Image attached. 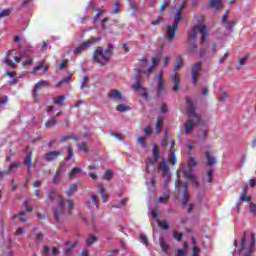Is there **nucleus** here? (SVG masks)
<instances>
[{"instance_id":"1","label":"nucleus","mask_w":256,"mask_h":256,"mask_svg":"<svg viewBox=\"0 0 256 256\" xmlns=\"http://www.w3.org/2000/svg\"><path fill=\"white\" fill-rule=\"evenodd\" d=\"M181 177H187L188 181L194 183V187H199V182L195 174L189 172L187 173V168L185 164H181L177 170V181L175 183V195L179 198L182 197V205H187L189 203V192H187V183L181 181Z\"/></svg>"},{"instance_id":"2","label":"nucleus","mask_w":256,"mask_h":256,"mask_svg":"<svg viewBox=\"0 0 256 256\" xmlns=\"http://www.w3.org/2000/svg\"><path fill=\"white\" fill-rule=\"evenodd\" d=\"M256 238L255 234L244 232L242 239L240 240V248L238 250L239 256H251L255 247Z\"/></svg>"},{"instance_id":"3","label":"nucleus","mask_w":256,"mask_h":256,"mask_svg":"<svg viewBox=\"0 0 256 256\" xmlns=\"http://www.w3.org/2000/svg\"><path fill=\"white\" fill-rule=\"evenodd\" d=\"M185 5H187V0H185L179 7V9L176 11V14L174 15V23L171 25L166 26L165 35L166 38L169 41H173L175 39V34L177 31H179V21H181V11L185 8Z\"/></svg>"},{"instance_id":"4","label":"nucleus","mask_w":256,"mask_h":256,"mask_svg":"<svg viewBox=\"0 0 256 256\" xmlns=\"http://www.w3.org/2000/svg\"><path fill=\"white\" fill-rule=\"evenodd\" d=\"M187 103L190 118L184 124V133L186 135H189V133H192L193 129H195V125L199 123V116L195 114V106H193V102H191V99H187Z\"/></svg>"},{"instance_id":"5","label":"nucleus","mask_w":256,"mask_h":256,"mask_svg":"<svg viewBox=\"0 0 256 256\" xmlns=\"http://www.w3.org/2000/svg\"><path fill=\"white\" fill-rule=\"evenodd\" d=\"M199 35H202V41H206L207 39V27L204 24L196 25L191 33L188 35V41H190V51H193V49H197V45L193 43L195 39L199 37Z\"/></svg>"},{"instance_id":"6","label":"nucleus","mask_w":256,"mask_h":256,"mask_svg":"<svg viewBox=\"0 0 256 256\" xmlns=\"http://www.w3.org/2000/svg\"><path fill=\"white\" fill-rule=\"evenodd\" d=\"M111 59V50H103L102 47L96 48L93 54V61L99 65H107Z\"/></svg>"},{"instance_id":"7","label":"nucleus","mask_w":256,"mask_h":256,"mask_svg":"<svg viewBox=\"0 0 256 256\" xmlns=\"http://www.w3.org/2000/svg\"><path fill=\"white\" fill-rule=\"evenodd\" d=\"M147 59L143 58L140 60V69L138 70L139 73H144L147 77L151 75V71H153V68L157 66V63H159V58H152V64L150 67L147 68L145 71V67H147Z\"/></svg>"},{"instance_id":"8","label":"nucleus","mask_w":256,"mask_h":256,"mask_svg":"<svg viewBox=\"0 0 256 256\" xmlns=\"http://www.w3.org/2000/svg\"><path fill=\"white\" fill-rule=\"evenodd\" d=\"M158 173H160V175L165 177L166 183L171 179V172H170L169 164H167L166 158H163L162 162L159 164Z\"/></svg>"},{"instance_id":"9","label":"nucleus","mask_w":256,"mask_h":256,"mask_svg":"<svg viewBox=\"0 0 256 256\" xmlns=\"http://www.w3.org/2000/svg\"><path fill=\"white\" fill-rule=\"evenodd\" d=\"M153 155H154V158H150L146 162V171H147V173H149V169L151 167H153V165L156 164L157 160L161 159V150H159V146H157L156 144H154V146H153Z\"/></svg>"},{"instance_id":"10","label":"nucleus","mask_w":256,"mask_h":256,"mask_svg":"<svg viewBox=\"0 0 256 256\" xmlns=\"http://www.w3.org/2000/svg\"><path fill=\"white\" fill-rule=\"evenodd\" d=\"M203 64L201 62H196L191 68V77L193 85H197L199 77H201V67Z\"/></svg>"},{"instance_id":"11","label":"nucleus","mask_w":256,"mask_h":256,"mask_svg":"<svg viewBox=\"0 0 256 256\" xmlns=\"http://www.w3.org/2000/svg\"><path fill=\"white\" fill-rule=\"evenodd\" d=\"M165 91V81L163 80V71H160L157 79V96L161 97Z\"/></svg>"},{"instance_id":"12","label":"nucleus","mask_w":256,"mask_h":256,"mask_svg":"<svg viewBox=\"0 0 256 256\" xmlns=\"http://www.w3.org/2000/svg\"><path fill=\"white\" fill-rule=\"evenodd\" d=\"M132 88L136 93L140 94L141 97H144V99H147L148 94H147V88L141 86L139 83V78H137V81L134 85H132Z\"/></svg>"},{"instance_id":"13","label":"nucleus","mask_w":256,"mask_h":256,"mask_svg":"<svg viewBox=\"0 0 256 256\" xmlns=\"http://www.w3.org/2000/svg\"><path fill=\"white\" fill-rule=\"evenodd\" d=\"M63 155V151L57 150V151H50L45 154V161L51 162L55 161L57 158L61 157Z\"/></svg>"},{"instance_id":"14","label":"nucleus","mask_w":256,"mask_h":256,"mask_svg":"<svg viewBox=\"0 0 256 256\" xmlns=\"http://www.w3.org/2000/svg\"><path fill=\"white\" fill-rule=\"evenodd\" d=\"M98 41H101V38L92 37V38L84 41L82 43V47H84L85 51H87V49H91V47H93V45H96V43Z\"/></svg>"},{"instance_id":"15","label":"nucleus","mask_w":256,"mask_h":256,"mask_svg":"<svg viewBox=\"0 0 256 256\" xmlns=\"http://www.w3.org/2000/svg\"><path fill=\"white\" fill-rule=\"evenodd\" d=\"M109 99H114V101H123V95H121V92H119L118 90H112L110 91V93L108 94Z\"/></svg>"},{"instance_id":"16","label":"nucleus","mask_w":256,"mask_h":256,"mask_svg":"<svg viewBox=\"0 0 256 256\" xmlns=\"http://www.w3.org/2000/svg\"><path fill=\"white\" fill-rule=\"evenodd\" d=\"M41 87H49V82L45 80H40L39 82H37L34 86V97H37V93L41 89Z\"/></svg>"},{"instance_id":"17","label":"nucleus","mask_w":256,"mask_h":256,"mask_svg":"<svg viewBox=\"0 0 256 256\" xmlns=\"http://www.w3.org/2000/svg\"><path fill=\"white\" fill-rule=\"evenodd\" d=\"M209 5L213 9H216V11H219V9H223V3L221 0H209Z\"/></svg>"},{"instance_id":"18","label":"nucleus","mask_w":256,"mask_h":256,"mask_svg":"<svg viewBox=\"0 0 256 256\" xmlns=\"http://www.w3.org/2000/svg\"><path fill=\"white\" fill-rule=\"evenodd\" d=\"M228 11L225 12V14L222 16V23L223 25H225V27L227 29H231V27H233V25H235V22H228L227 18H228Z\"/></svg>"},{"instance_id":"19","label":"nucleus","mask_w":256,"mask_h":256,"mask_svg":"<svg viewBox=\"0 0 256 256\" xmlns=\"http://www.w3.org/2000/svg\"><path fill=\"white\" fill-rule=\"evenodd\" d=\"M168 161L171 165H177V157H175V149H170V153L168 155Z\"/></svg>"},{"instance_id":"20","label":"nucleus","mask_w":256,"mask_h":256,"mask_svg":"<svg viewBox=\"0 0 256 256\" xmlns=\"http://www.w3.org/2000/svg\"><path fill=\"white\" fill-rule=\"evenodd\" d=\"M76 245H77V242H68L66 244V247L64 248V253L66 255H69V253H71V251H73V249H75Z\"/></svg>"},{"instance_id":"21","label":"nucleus","mask_w":256,"mask_h":256,"mask_svg":"<svg viewBox=\"0 0 256 256\" xmlns=\"http://www.w3.org/2000/svg\"><path fill=\"white\" fill-rule=\"evenodd\" d=\"M160 241V247L163 251V253H168L169 252V244H167V242H165V238L161 237L159 239Z\"/></svg>"},{"instance_id":"22","label":"nucleus","mask_w":256,"mask_h":256,"mask_svg":"<svg viewBox=\"0 0 256 256\" xmlns=\"http://www.w3.org/2000/svg\"><path fill=\"white\" fill-rule=\"evenodd\" d=\"M98 189L103 203H107V194H105V187H103V184H99Z\"/></svg>"},{"instance_id":"23","label":"nucleus","mask_w":256,"mask_h":256,"mask_svg":"<svg viewBox=\"0 0 256 256\" xmlns=\"http://www.w3.org/2000/svg\"><path fill=\"white\" fill-rule=\"evenodd\" d=\"M172 82L174 83V91H179V75H177V73H175L172 77H171Z\"/></svg>"},{"instance_id":"24","label":"nucleus","mask_w":256,"mask_h":256,"mask_svg":"<svg viewBox=\"0 0 256 256\" xmlns=\"http://www.w3.org/2000/svg\"><path fill=\"white\" fill-rule=\"evenodd\" d=\"M65 99H67V97L65 95L57 96L54 98V103H55V105L62 107L63 103L65 102Z\"/></svg>"},{"instance_id":"25","label":"nucleus","mask_w":256,"mask_h":256,"mask_svg":"<svg viewBox=\"0 0 256 256\" xmlns=\"http://www.w3.org/2000/svg\"><path fill=\"white\" fill-rule=\"evenodd\" d=\"M65 167V164H62L59 169L56 171L54 178H53V183H59V179L61 177V171H63V168Z\"/></svg>"},{"instance_id":"26","label":"nucleus","mask_w":256,"mask_h":256,"mask_svg":"<svg viewBox=\"0 0 256 256\" xmlns=\"http://www.w3.org/2000/svg\"><path fill=\"white\" fill-rule=\"evenodd\" d=\"M20 165H21V163H19V162L12 163V164L9 166L8 170L5 171V174H6V175H11V173H13V171H15V169H17L18 167H20Z\"/></svg>"},{"instance_id":"27","label":"nucleus","mask_w":256,"mask_h":256,"mask_svg":"<svg viewBox=\"0 0 256 256\" xmlns=\"http://www.w3.org/2000/svg\"><path fill=\"white\" fill-rule=\"evenodd\" d=\"M181 67H183V57L177 56L174 69H175V71H179V69H181Z\"/></svg>"},{"instance_id":"28","label":"nucleus","mask_w":256,"mask_h":256,"mask_svg":"<svg viewBox=\"0 0 256 256\" xmlns=\"http://www.w3.org/2000/svg\"><path fill=\"white\" fill-rule=\"evenodd\" d=\"M206 159L208 161L207 165L211 166L217 163V160L211 155V152H206Z\"/></svg>"},{"instance_id":"29","label":"nucleus","mask_w":256,"mask_h":256,"mask_svg":"<svg viewBox=\"0 0 256 256\" xmlns=\"http://www.w3.org/2000/svg\"><path fill=\"white\" fill-rule=\"evenodd\" d=\"M155 129H156V133H161V129H163V117H159L157 119Z\"/></svg>"},{"instance_id":"30","label":"nucleus","mask_w":256,"mask_h":256,"mask_svg":"<svg viewBox=\"0 0 256 256\" xmlns=\"http://www.w3.org/2000/svg\"><path fill=\"white\" fill-rule=\"evenodd\" d=\"M131 107L125 104H120L116 107V111H119L120 113H125V111H130Z\"/></svg>"},{"instance_id":"31","label":"nucleus","mask_w":256,"mask_h":256,"mask_svg":"<svg viewBox=\"0 0 256 256\" xmlns=\"http://www.w3.org/2000/svg\"><path fill=\"white\" fill-rule=\"evenodd\" d=\"M169 201V190H166L164 196L158 198V203H167Z\"/></svg>"},{"instance_id":"32","label":"nucleus","mask_w":256,"mask_h":256,"mask_svg":"<svg viewBox=\"0 0 256 256\" xmlns=\"http://www.w3.org/2000/svg\"><path fill=\"white\" fill-rule=\"evenodd\" d=\"M24 165L26 167H28V172L31 171V167L33 165V158H31V155L27 156L25 161H24Z\"/></svg>"},{"instance_id":"33","label":"nucleus","mask_w":256,"mask_h":256,"mask_svg":"<svg viewBox=\"0 0 256 256\" xmlns=\"http://www.w3.org/2000/svg\"><path fill=\"white\" fill-rule=\"evenodd\" d=\"M79 173H81V168L79 167H75L71 170V172L69 173V177L71 179H74V177H77V175H79Z\"/></svg>"},{"instance_id":"34","label":"nucleus","mask_w":256,"mask_h":256,"mask_svg":"<svg viewBox=\"0 0 256 256\" xmlns=\"http://www.w3.org/2000/svg\"><path fill=\"white\" fill-rule=\"evenodd\" d=\"M203 180L206 183H211V181H213V170H209L206 174V176H204Z\"/></svg>"},{"instance_id":"35","label":"nucleus","mask_w":256,"mask_h":256,"mask_svg":"<svg viewBox=\"0 0 256 256\" xmlns=\"http://www.w3.org/2000/svg\"><path fill=\"white\" fill-rule=\"evenodd\" d=\"M11 15V9H3L0 11V19H3V17H9Z\"/></svg>"},{"instance_id":"36","label":"nucleus","mask_w":256,"mask_h":256,"mask_svg":"<svg viewBox=\"0 0 256 256\" xmlns=\"http://www.w3.org/2000/svg\"><path fill=\"white\" fill-rule=\"evenodd\" d=\"M55 125H57V119L55 118H52L45 123V127H48L49 129L55 127Z\"/></svg>"},{"instance_id":"37","label":"nucleus","mask_w":256,"mask_h":256,"mask_svg":"<svg viewBox=\"0 0 256 256\" xmlns=\"http://www.w3.org/2000/svg\"><path fill=\"white\" fill-rule=\"evenodd\" d=\"M71 77L72 75H68L66 78L60 80L57 84H56V87L59 88L61 87V85H63V83H69V81H71Z\"/></svg>"},{"instance_id":"38","label":"nucleus","mask_w":256,"mask_h":256,"mask_svg":"<svg viewBox=\"0 0 256 256\" xmlns=\"http://www.w3.org/2000/svg\"><path fill=\"white\" fill-rule=\"evenodd\" d=\"M120 11H121V6L119 5V2H114L112 13L114 15H117V13H119Z\"/></svg>"},{"instance_id":"39","label":"nucleus","mask_w":256,"mask_h":256,"mask_svg":"<svg viewBox=\"0 0 256 256\" xmlns=\"http://www.w3.org/2000/svg\"><path fill=\"white\" fill-rule=\"evenodd\" d=\"M90 198L92 199L93 205H95L96 209H99V202L97 200V195L91 193Z\"/></svg>"},{"instance_id":"40","label":"nucleus","mask_w":256,"mask_h":256,"mask_svg":"<svg viewBox=\"0 0 256 256\" xmlns=\"http://www.w3.org/2000/svg\"><path fill=\"white\" fill-rule=\"evenodd\" d=\"M239 201H246V203H249V201H251V197L247 196L246 193L242 192V194L239 197Z\"/></svg>"},{"instance_id":"41","label":"nucleus","mask_w":256,"mask_h":256,"mask_svg":"<svg viewBox=\"0 0 256 256\" xmlns=\"http://www.w3.org/2000/svg\"><path fill=\"white\" fill-rule=\"evenodd\" d=\"M4 63L11 69H15L16 65L13 63V60L9 58H4Z\"/></svg>"},{"instance_id":"42","label":"nucleus","mask_w":256,"mask_h":256,"mask_svg":"<svg viewBox=\"0 0 256 256\" xmlns=\"http://www.w3.org/2000/svg\"><path fill=\"white\" fill-rule=\"evenodd\" d=\"M77 192V184H72L67 191V195L71 196L73 193Z\"/></svg>"},{"instance_id":"43","label":"nucleus","mask_w":256,"mask_h":256,"mask_svg":"<svg viewBox=\"0 0 256 256\" xmlns=\"http://www.w3.org/2000/svg\"><path fill=\"white\" fill-rule=\"evenodd\" d=\"M97 241V237H95L94 235H90L88 237V239L86 240L87 245L91 246L93 245V243H95Z\"/></svg>"},{"instance_id":"44","label":"nucleus","mask_w":256,"mask_h":256,"mask_svg":"<svg viewBox=\"0 0 256 256\" xmlns=\"http://www.w3.org/2000/svg\"><path fill=\"white\" fill-rule=\"evenodd\" d=\"M83 51H86L85 48L83 47L82 44L79 45V47H77L75 50H74V55H81V53H83Z\"/></svg>"},{"instance_id":"45","label":"nucleus","mask_w":256,"mask_h":256,"mask_svg":"<svg viewBox=\"0 0 256 256\" xmlns=\"http://www.w3.org/2000/svg\"><path fill=\"white\" fill-rule=\"evenodd\" d=\"M89 83V78L84 76L81 82V89H87V85Z\"/></svg>"},{"instance_id":"46","label":"nucleus","mask_w":256,"mask_h":256,"mask_svg":"<svg viewBox=\"0 0 256 256\" xmlns=\"http://www.w3.org/2000/svg\"><path fill=\"white\" fill-rule=\"evenodd\" d=\"M188 167H197V160H195V157H190L188 161Z\"/></svg>"},{"instance_id":"47","label":"nucleus","mask_w":256,"mask_h":256,"mask_svg":"<svg viewBox=\"0 0 256 256\" xmlns=\"http://www.w3.org/2000/svg\"><path fill=\"white\" fill-rule=\"evenodd\" d=\"M158 225L159 227H162V229H169V223L167 221H161V220H158Z\"/></svg>"},{"instance_id":"48","label":"nucleus","mask_w":256,"mask_h":256,"mask_svg":"<svg viewBox=\"0 0 256 256\" xmlns=\"http://www.w3.org/2000/svg\"><path fill=\"white\" fill-rule=\"evenodd\" d=\"M112 177H113V171L107 170L104 174V179H106V181H111Z\"/></svg>"},{"instance_id":"49","label":"nucleus","mask_w":256,"mask_h":256,"mask_svg":"<svg viewBox=\"0 0 256 256\" xmlns=\"http://www.w3.org/2000/svg\"><path fill=\"white\" fill-rule=\"evenodd\" d=\"M20 217V221H22L23 223H26L27 220L24 218L25 217V212H20L19 215H15L13 217V219H17Z\"/></svg>"},{"instance_id":"50","label":"nucleus","mask_w":256,"mask_h":256,"mask_svg":"<svg viewBox=\"0 0 256 256\" xmlns=\"http://www.w3.org/2000/svg\"><path fill=\"white\" fill-rule=\"evenodd\" d=\"M249 211H250V213L256 215V204L255 203H253V202L249 203Z\"/></svg>"},{"instance_id":"51","label":"nucleus","mask_w":256,"mask_h":256,"mask_svg":"<svg viewBox=\"0 0 256 256\" xmlns=\"http://www.w3.org/2000/svg\"><path fill=\"white\" fill-rule=\"evenodd\" d=\"M78 149H79V151H84V153H87V151H88V149H87V144H85V143H79L78 144Z\"/></svg>"},{"instance_id":"52","label":"nucleus","mask_w":256,"mask_h":256,"mask_svg":"<svg viewBox=\"0 0 256 256\" xmlns=\"http://www.w3.org/2000/svg\"><path fill=\"white\" fill-rule=\"evenodd\" d=\"M41 67H43V61L38 62L37 66L34 67V69L32 71V75H35V73H37V71H39V69H41Z\"/></svg>"},{"instance_id":"53","label":"nucleus","mask_w":256,"mask_h":256,"mask_svg":"<svg viewBox=\"0 0 256 256\" xmlns=\"http://www.w3.org/2000/svg\"><path fill=\"white\" fill-rule=\"evenodd\" d=\"M169 3H171V1H169V0L162 3V5L160 7V13H163V11H165V8L169 7Z\"/></svg>"},{"instance_id":"54","label":"nucleus","mask_w":256,"mask_h":256,"mask_svg":"<svg viewBox=\"0 0 256 256\" xmlns=\"http://www.w3.org/2000/svg\"><path fill=\"white\" fill-rule=\"evenodd\" d=\"M67 150H68L67 161H71V159H73V148L71 146H68Z\"/></svg>"},{"instance_id":"55","label":"nucleus","mask_w":256,"mask_h":256,"mask_svg":"<svg viewBox=\"0 0 256 256\" xmlns=\"http://www.w3.org/2000/svg\"><path fill=\"white\" fill-rule=\"evenodd\" d=\"M185 255H187V250H181V249H178L174 254V256H185Z\"/></svg>"},{"instance_id":"56","label":"nucleus","mask_w":256,"mask_h":256,"mask_svg":"<svg viewBox=\"0 0 256 256\" xmlns=\"http://www.w3.org/2000/svg\"><path fill=\"white\" fill-rule=\"evenodd\" d=\"M200 253H201V249L198 246H194L192 256H198Z\"/></svg>"},{"instance_id":"57","label":"nucleus","mask_w":256,"mask_h":256,"mask_svg":"<svg viewBox=\"0 0 256 256\" xmlns=\"http://www.w3.org/2000/svg\"><path fill=\"white\" fill-rule=\"evenodd\" d=\"M174 238L176 239V241H181V239H183V234L178 233L177 231L173 232Z\"/></svg>"},{"instance_id":"58","label":"nucleus","mask_w":256,"mask_h":256,"mask_svg":"<svg viewBox=\"0 0 256 256\" xmlns=\"http://www.w3.org/2000/svg\"><path fill=\"white\" fill-rule=\"evenodd\" d=\"M140 240H141V243H143L144 245H146V247L149 245V242L147 240V236L141 234L140 235Z\"/></svg>"},{"instance_id":"59","label":"nucleus","mask_w":256,"mask_h":256,"mask_svg":"<svg viewBox=\"0 0 256 256\" xmlns=\"http://www.w3.org/2000/svg\"><path fill=\"white\" fill-rule=\"evenodd\" d=\"M59 207H60V213H63V210L65 209V200L63 199L59 200Z\"/></svg>"},{"instance_id":"60","label":"nucleus","mask_w":256,"mask_h":256,"mask_svg":"<svg viewBox=\"0 0 256 256\" xmlns=\"http://www.w3.org/2000/svg\"><path fill=\"white\" fill-rule=\"evenodd\" d=\"M169 61H171V56H166L163 60V67H167V65H169Z\"/></svg>"},{"instance_id":"61","label":"nucleus","mask_w":256,"mask_h":256,"mask_svg":"<svg viewBox=\"0 0 256 256\" xmlns=\"http://www.w3.org/2000/svg\"><path fill=\"white\" fill-rule=\"evenodd\" d=\"M137 142L140 143L142 147H147V145L145 144V137H139Z\"/></svg>"},{"instance_id":"62","label":"nucleus","mask_w":256,"mask_h":256,"mask_svg":"<svg viewBox=\"0 0 256 256\" xmlns=\"http://www.w3.org/2000/svg\"><path fill=\"white\" fill-rule=\"evenodd\" d=\"M67 59L63 60L62 63L59 66V69L63 70V69H67Z\"/></svg>"},{"instance_id":"63","label":"nucleus","mask_w":256,"mask_h":256,"mask_svg":"<svg viewBox=\"0 0 256 256\" xmlns=\"http://www.w3.org/2000/svg\"><path fill=\"white\" fill-rule=\"evenodd\" d=\"M194 209H195V204H189L187 208V213H193Z\"/></svg>"},{"instance_id":"64","label":"nucleus","mask_w":256,"mask_h":256,"mask_svg":"<svg viewBox=\"0 0 256 256\" xmlns=\"http://www.w3.org/2000/svg\"><path fill=\"white\" fill-rule=\"evenodd\" d=\"M151 131H152L151 126H147L146 128H144L145 135H151Z\"/></svg>"}]
</instances>
